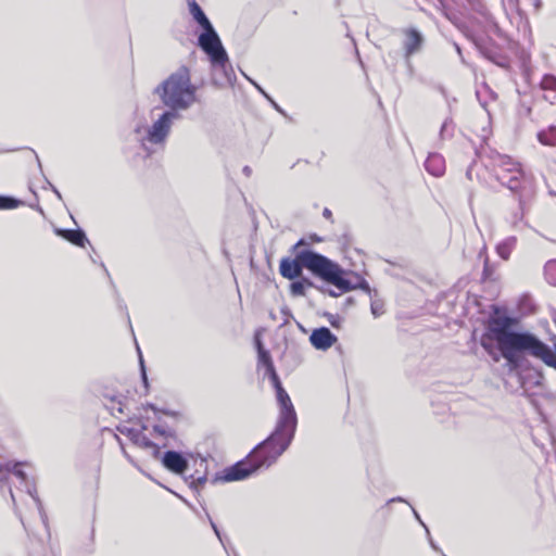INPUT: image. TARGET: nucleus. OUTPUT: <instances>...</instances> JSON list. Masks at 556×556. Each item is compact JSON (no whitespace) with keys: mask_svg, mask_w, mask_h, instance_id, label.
Instances as JSON below:
<instances>
[{"mask_svg":"<svg viewBox=\"0 0 556 556\" xmlns=\"http://www.w3.org/2000/svg\"><path fill=\"white\" fill-rule=\"evenodd\" d=\"M275 391L279 406L278 419L274 431L267 439L261 442V446L274 443L279 446L278 452H285L294 438L298 418L291 399L283 387H279Z\"/></svg>","mask_w":556,"mask_h":556,"instance_id":"6","label":"nucleus"},{"mask_svg":"<svg viewBox=\"0 0 556 556\" xmlns=\"http://www.w3.org/2000/svg\"><path fill=\"white\" fill-rule=\"evenodd\" d=\"M312 240L313 241H316V242H319L320 241V238H318L316 235L312 236Z\"/></svg>","mask_w":556,"mask_h":556,"instance_id":"57","label":"nucleus"},{"mask_svg":"<svg viewBox=\"0 0 556 556\" xmlns=\"http://www.w3.org/2000/svg\"><path fill=\"white\" fill-rule=\"evenodd\" d=\"M205 463H206V460H205L204 458H201V460H200V465H203V464H205Z\"/></svg>","mask_w":556,"mask_h":556,"instance_id":"60","label":"nucleus"},{"mask_svg":"<svg viewBox=\"0 0 556 556\" xmlns=\"http://www.w3.org/2000/svg\"><path fill=\"white\" fill-rule=\"evenodd\" d=\"M440 3H443V0H438Z\"/></svg>","mask_w":556,"mask_h":556,"instance_id":"63","label":"nucleus"},{"mask_svg":"<svg viewBox=\"0 0 556 556\" xmlns=\"http://www.w3.org/2000/svg\"><path fill=\"white\" fill-rule=\"evenodd\" d=\"M51 188H52L53 192L56 194V197L59 199H62V195H61L60 191L54 186H51Z\"/></svg>","mask_w":556,"mask_h":556,"instance_id":"52","label":"nucleus"},{"mask_svg":"<svg viewBox=\"0 0 556 556\" xmlns=\"http://www.w3.org/2000/svg\"><path fill=\"white\" fill-rule=\"evenodd\" d=\"M257 343V349H258V359L260 362L266 367V368H269L270 365H274L273 364V361H271V357H270V354L268 351H266L261 341L257 340L256 341Z\"/></svg>","mask_w":556,"mask_h":556,"instance_id":"26","label":"nucleus"},{"mask_svg":"<svg viewBox=\"0 0 556 556\" xmlns=\"http://www.w3.org/2000/svg\"><path fill=\"white\" fill-rule=\"evenodd\" d=\"M472 167H473V164H471L467 170H466V177L469 179V180H472Z\"/></svg>","mask_w":556,"mask_h":556,"instance_id":"49","label":"nucleus"},{"mask_svg":"<svg viewBox=\"0 0 556 556\" xmlns=\"http://www.w3.org/2000/svg\"><path fill=\"white\" fill-rule=\"evenodd\" d=\"M352 304H354L353 298H348L346 299V305H352Z\"/></svg>","mask_w":556,"mask_h":556,"instance_id":"55","label":"nucleus"},{"mask_svg":"<svg viewBox=\"0 0 556 556\" xmlns=\"http://www.w3.org/2000/svg\"><path fill=\"white\" fill-rule=\"evenodd\" d=\"M139 351V359H140V366H141V376H142V380H143V383L146 387H148V377H147V374H146V368H144V364H143V358H142V355L140 353V350L138 349Z\"/></svg>","mask_w":556,"mask_h":556,"instance_id":"42","label":"nucleus"},{"mask_svg":"<svg viewBox=\"0 0 556 556\" xmlns=\"http://www.w3.org/2000/svg\"><path fill=\"white\" fill-rule=\"evenodd\" d=\"M544 276L549 285L556 286V260H549L545 264Z\"/></svg>","mask_w":556,"mask_h":556,"instance_id":"24","label":"nucleus"},{"mask_svg":"<svg viewBox=\"0 0 556 556\" xmlns=\"http://www.w3.org/2000/svg\"><path fill=\"white\" fill-rule=\"evenodd\" d=\"M317 290L324 294H328L329 296H332V298H338L342 292H336L333 289H330L328 287H326L325 285H320V287H317Z\"/></svg>","mask_w":556,"mask_h":556,"instance_id":"35","label":"nucleus"},{"mask_svg":"<svg viewBox=\"0 0 556 556\" xmlns=\"http://www.w3.org/2000/svg\"><path fill=\"white\" fill-rule=\"evenodd\" d=\"M188 8L194 21L203 28V31L198 37L199 47L218 39V34L198 2L195 0H188Z\"/></svg>","mask_w":556,"mask_h":556,"instance_id":"10","label":"nucleus"},{"mask_svg":"<svg viewBox=\"0 0 556 556\" xmlns=\"http://www.w3.org/2000/svg\"><path fill=\"white\" fill-rule=\"evenodd\" d=\"M454 125L451 119H446L440 130V137L442 139L451 138L453 136Z\"/></svg>","mask_w":556,"mask_h":556,"instance_id":"30","label":"nucleus"},{"mask_svg":"<svg viewBox=\"0 0 556 556\" xmlns=\"http://www.w3.org/2000/svg\"><path fill=\"white\" fill-rule=\"evenodd\" d=\"M326 316L333 328H340L342 318L339 315L327 313Z\"/></svg>","mask_w":556,"mask_h":556,"instance_id":"34","label":"nucleus"},{"mask_svg":"<svg viewBox=\"0 0 556 556\" xmlns=\"http://www.w3.org/2000/svg\"><path fill=\"white\" fill-rule=\"evenodd\" d=\"M502 356L513 368L523 365L527 355L540 358L544 364L556 369V343L555 353L540 339L530 332H513L497 345Z\"/></svg>","mask_w":556,"mask_h":556,"instance_id":"3","label":"nucleus"},{"mask_svg":"<svg viewBox=\"0 0 556 556\" xmlns=\"http://www.w3.org/2000/svg\"><path fill=\"white\" fill-rule=\"evenodd\" d=\"M243 174L247 176V177H250L251 174H252V168L250 166H244L243 169H242Z\"/></svg>","mask_w":556,"mask_h":556,"instance_id":"50","label":"nucleus"},{"mask_svg":"<svg viewBox=\"0 0 556 556\" xmlns=\"http://www.w3.org/2000/svg\"><path fill=\"white\" fill-rule=\"evenodd\" d=\"M542 380H543V376L540 372L534 374L533 377L530 374L528 376H523V375L520 376V382H521V388L523 389V393L526 395L530 396L528 384L533 383L534 386H540Z\"/></svg>","mask_w":556,"mask_h":556,"instance_id":"22","label":"nucleus"},{"mask_svg":"<svg viewBox=\"0 0 556 556\" xmlns=\"http://www.w3.org/2000/svg\"><path fill=\"white\" fill-rule=\"evenodd\" d=\"M277 444H269L261 446V443L249 454V456L236 463L235 465L225 468L220 473H217L213 482H230L247 479L254 473L258 468L265 466L269 467L282 455L283 452H278Z\"/></svg>","mask_w":556,"mask_h":556,"instance_id":"5","label":"nucleus"},{"mask_svg":"<svg viewBox=\"0 0 556 556\" xmlns=\"http://www.w3.org/2000/svg\"><path fill=\"white\" fill-rule=\"evenodd\" d=\"M104 399L109 401V404H105V407L111 412L113 416H115L116 413L123 414V396L122 395H111V394H104Z\"/></svg>","mask_w":556,"mask_h":556,"instance_id":"20","label":"nucleus"},{"mask_svg":"<svg viewBox=\"0 0 556 556\" xmlns=\"http://www.w3.org/2000/svg\"><path fill=\"white\" fill-rule=\"evenodd\" d=\"M479 49L485 59L493 62L497 66L506 70L510 67L509 56L494 43L489 42L485 45H480Z\"/></svg>","mask_w":556,"mask_h":556,"instance_id":"13","label":"nucleus"},{"mask_svg":"<svg viewBox=\"0 0 556 556\" xmlns=\"http://www.w3.org/2000/svg\"><path fill=\"white\" fill-rule=\"evenodd\" d=\"M298 279L300 280V282L303 283V287H304L305 290H306V288H315V289H317V287H320V285H316L314 281H312L311 279L304 277L303 275H302V277H299Z\"/></svg>","mask_w":556,"mask_h":556,"instance_id":"36","label":"nucleus"},{"mask_svg":"<svg viewBox=\"0 0 556 556\" xmlns=\"http://www.w3.org/2000/svg\"><path fill=\"white\" fill-rule=\"evenodd\" d=\"M494 340V338L492 337V334L489 332L488 334H484L482 336L481 338V345L491 354L493 355V344H492V341Z\"/></svg>","mask_w":556,"mask_h":556,"instance_id":"32","label":"nucleus"},{"mask_svg":"<svg viewBox=\"0 0 556 556\" xmlns=\"http://www.w3.org/2000/svg\"><path fill=\"white\" fill-rule=\"evenodd\" d=\"M309 243L305 239H300L292 248L294 257H283L279 264L280 275L289 280L302 277L303 268L309 270L315 277L327 283H340L337 274L339 273L336 262L327 256L319 254L311 249H306Z\"/></svg>","mask_w":556,"mask_h":556,"instance_id":"1","label":"nucleus"},{"mask_svg":"<svg viewBox=\"0 0 556 556\" xmlns=\"http://www.w3.org/2000/svg\"><path fill=\"white\" fill-rule=\"evenodd\" d=\"M281 314L283 316L282 326L289 324L290 319L293 317L291 309L288 306H283L281 308Z\"/></svg>","mask_w":556,"mask_h":556,"instance_id":"37","label":"nucleus"},{"mask_svg":"<svg viewBox=\"0 0 556 556\" xmlns=\"http://www.w3.org/2000/svg\"><path fill=\"white\" fill-rule=\"evenodd\" d=\"M494 268L490 265L488 257L484 260V266L482 271L483 280H493Z\"/></svg>","mask_w":556,"mask_h":556,"instance_id":"33","label":"nucleus"},{"mask_svg":"<svg viewBox=\"0 0 556 556\" xmlns=\"http://www.w3.org/2000/svg\"><path fill=\"white\" fill-rule=\"evenodd\" d=\"M206 517H207V519H208V521L211 523V527L214 530L216 536L219 539L222 544L225 546L224 539L222 536V533H220L219 529L217 528V526L215 525V522L212 520V518L210 517V515L207 513H206Z\"/></svg>","mask_w":556,"mask_h":556,"instance_id":"41","label":"nucleus"},{"mask_svg":"<svg viewBox=\"0 0 556 556\" xmlns=\"http://www.w3.org/2000/svg\"><path fill=\"white\" fill-rule=\"evenodd\" d=\"M206 517H207V519H208V521L211 523V527L214 530L216 536L219 539L222 544L225 546L224 539L222 536V533H220L219 529L217 528V526L215 525V522L212 520V518L210 517V515L207 513H206Z\"/></svg>","mask_w":556,"mask_h":556,"instance_id":"40","label":"nucleus"},{"mask_svg":"<svg viewBox=\"0 0 556 556\" xmlns=\"http://www.w3.org/2000/svg\"><path fill=\"white\" fill-rule=\"evenodd\" d=\"M323 216L327 219H330L332 217V213L329 208L325 207L323 211Z\"/></svg>","mask_w":556,"mask_h":556,"instance_id":"48","label":"nucleus"},{"mask_svg":"<svg viewBox=\"0 0 556 556\" xmlns=\"http://www.w3.org/2000/svg\"><path fill=\"white\" fill-rule=\"evenodd\" d=\"M20 205H23V201L13 197L0 195V210L16 208Z\"/></svg>","mask_w":556,"mask_h":556,"instance_id":"25","label":"nucleus"},{"mask_svg":"<svg viewBox=\"0 0 556 556\" xmlns=\"http://www.w3.org/2000/svg\"><path fill=\"white\" fill-rule=\"evenodd\" d=\"M516 245V238L508 237L504 241L497 244L496 251L503 260H508L513 249Z\"/></svg>","mask_w":556,"mask_h":556,"instance_id":"21","label":"nucleus"},{"mask_svg":"<svg viewBox=\"0 0 556 556\" xmlns=\"http://www.w3.org/2000/svg\"><path fill=\"white\" fill-rule=\"evenodd\" d=\"M123 453H124V455H125L127 458H129V454H128L124 448H123Z\"/></svg>","mask_w":556,"mask_h":556,"instance_id":"59","label":"nucleus"},{"mask_svg":"<svg viewBox=\"0 0 556 556\" xmlns=\"http://www.w3.org/2000/svg\"><path fill=\"white\" fill-rule=\"evenodd\" d=\"M425 168L429 174L435 177H440L445 172V161L442 155L438 153H431L425 162Z\"/></svg>","mask_w":556,"mask_h":556,"instance_id":"17","label":"nucleus"},{"mask_svg":"<svg viewBox=\"0 0 556 556\" xmlns=\"http://www.w3.org/2000/svg\"><path fill=\"white\" fill-rule=\"evenodd\" d=\"M162 464L166 469L175 473H184L188 468L187 458L176 451H167L162 457Z\"/></svg>","mask_w":556,"mask_h":556,"instance_id":"16","label":"nucleus"},{"mask_svg":"<svg viewBox=\"0 0 556 556\" xmlns=\"http://www.w3.org/2000/svg\"><path fill=\"white\" fill-rule=\"evenodd\" d=\"M56 233L78 247H85V244L88 242V239L81 229H58Z\"/></svg>","mask_w":556,"mask_h":556,"instance_id":"19","label":"nucleus"},{"mask_svg":"<svg viewBox=\"0 0 556 556\" xmlns=\"http://www.w3.org/2000/svg\"><path fill=\"white\" fill-rule=\"evenodd\" d=\"M119 432L124 435H126L135 445L139 447H148L152 446L153 442L142 433L141 430H137L134 428H118Z\"/></svg>","mask_w":556,"mask_h":556,"instance_id":"18","label":"nucleus"},{"mask_svg":"<svg viewBox=\"0 0 556 556\" xmlns=\"http://www.w3.org/2000/svg\"><path fill=\"white\" fill-rule=\"evenodd\" d=\"M403 34L405 37L403 41L405 58L409 59L413 54L420 51L425 39L416 28H406L403 30Z\"/></svg>","mask_w":556,"mask_h":556,"instance_id":"14","label":"nucleus"},{"mask_svg":"<svg viewBox=\"0 0 556 556\" xmlns=\"http://www.w3.org/2000/svg\"><path fill=\"white\" fill-rule=\"evenodd\" d=\"M455 47H456L457 52L460 54V48L457 45Z\"/></svg>","mask_w":556,"mask_h":556,"instance_id":"61","label":"nucleus"},{"mask_svg":"<svg viewBox=\"0 0 556 556\" xmlns=\"http://www.w3.org/2000/svg\"><path fill=\"white\" fill-rule=\"evenodd\" d=\"M198 87L191 83L190 71L187 66H180L172 73L155 89L162 103L168 111H187L197 102Z\"/></svg>","mask_w":556,"mask_h":556,"instance_id":"4","label":"nucleus"},{"mask_svg":"<svg viewBox=\"0 0 556 556\" xmlns=\"http://www.w3.org/2000/svg\"><path fill=\"white\" fill-rule=\"evenodd\" d=\"M543 90L556 91V76L552 74H545L540 83Z\"/></svg>","mask_w":556,"mask_h":556,"instance_id":"27","label":"nucleus"},{"mask_svg":"<svg viewBox=\"0 0 556 556\" xmlns=\"http://www.w3.org/2000/svg\"><path fill=\"white\" fill-rule=\"evenodd\" d=\"M29 466L26 462H14V460H3L0 459V490L8 488L9 493L13 503H15V497L11 486L9 485V476L12 475L16 479L20 480L21 485H23L26 492L35 500L38 505L41 518L46 523V515L42 511V505L37 496V486L34 479H30L28 473L24 470V467Z\"/></svg>","mask_w":556,"mask_h":556,"instance_id":"8","label":"nucleus"},{"mask_svg":"<svg viewBox=\"0 0 556 556\" xmlns=\"http://www.w3.org/2000/svg\"><path fill=\"white\" fill-rule=\"evenodd\" d=\"M384 304L381 300L371 296L370 309L375 317H378L384 313Z\"/></svg>","mask_w":556,"mask_h":556,"instance_id":"29","label":"nucleus"},{"mask_svg":"<svg viewBox=\"0 0 556 556\" xmlns=\"http://www.w3.org/2000/svg\"><path fill=\"white\" fill-rule=\"evenodd\" d=\"M148 407L153 412H159V408L154 404H148Z\"/></svg>","mask_w":556,"mask_h":556,"instance_id":"54","label":"nucleus"},{"mask_svg":"<svg viewBox=\"0 0 556 556\" xmlns=\"http://www.w3.org/2000/svg\"><path fill=\"white\" fill-rule=\"evenodd\" d=\"M208 56L213 85L223 88L232 86L236 80L233 68L220 38L200 47Z\"/></svg>","mask_w":556,"mask_h":556,"instance_id":"7","label":"nucleus"},{"mask_svg":"<svg viewBox=\"0 0 556 556\" xmlns=\"http://www.w3.org/2000/svg\"><path fill=\"white\" fill-rule=\"evenodd\" d=\"M135 131H136L137 134H139V132H140V127H137V128L135 129Z\"/></svg>","mask_w":556,"mask_h":556,"instance_id":"62","label":"nucleus"},{"mask_svg":"<svg viewBox=\"0 0 556 556\" xmlns=\"http://www.w3.org/2000/svg\"><path fill=\"white\" fill-rule=\"evenodd\" d=\"M180 118V114L175 111H165L151 127L147 130V136L142 141L148 140L151 143H164L173 124V121Z\"/></svg>","mask_w":556,"mask_h":556,"instance_id":"9","label":"nucleus"},{"mask_svg":"<svg viewBox=\"0 0 556 556\" xmlns=\"http://www.w3.org/2000/svg\"><path fill=\"white\" fill-rule=\"evenodd\" d=\"M337 340V337L327 327L314 329L309 337L312 345L321 351L330 349Z\"/></svg>","mask_w":556,"mask_h":556,"instance_id":"15","label":"nucleus"},{"mask_svg":"<svg viewBox=\"0 0 556 556\" xmlns=\"http://www.w3.org/2000/svg\"><path fill=\"white\" fill-rule=\"evenodd\" d=\"M267 100L271 103L276 111L281 113L282 115H286L285 111L270 97Z\"/></svg>","mask_w":556,"mask_h":556,"instance_id":"47","label":"nucleus"},{"mask_svg":"<svg viewBox=\"0 0 556 556\" xmlns=\"http://www.w3.org/2000/svg\"><path fill=\"white\" fill-rule=\"evenodd\" d=\"M518 320L514 317L506 315H496L490 318L488 330L496 341L497 345L501 344L514 330L511 327L517 325Z\"/></svg>","mask_w":556,"mask_h":556,"instance_id":"12","label":"nucleus"},{"mask_svg":"<svg viewBox=\"0 0 556 556\" xmlns=\"http://www.w3.org/2000/svg\"><path fill=\"white\" fill-rule=\"evenodd\" d=\"M393 502H405V500L399 496V497L391 498L389 501V503H393Z\"/></svg>","mask_w":556,"mask_h":556,"instance_id":"53","label":"nucleus"},{"mask_svg":"<svg viewBox=\"0 0 556 556\" xmlns=\"http://www.w3.org/2000/svg\"><path fill=\"white\" fill-rule=\"evenodd\" d=\"M244 77L247 79H249V81H251V84H253L255 86V88L266 98V99H269V96L264 91V89L257 85L254 80H252L250 77H248L244 73H243Z\"/></svg>","mask_w":556,"mask_h":556,"instance_id":"43","label":"nucleus"},{"mask_svg":"<svg viewBox=\"0 0 556 556\" xmlns=\"http://www.w3.org/2000/svg\"><path fill=\"white\" fill-rule=\"evenodd\" d=\"M290 292L293 296H304L306 294L303 283L300 282V280L291 282Z\"/></svg>","mask_w":556,"mask_h":556,"instance_id":"31","label":"nucleus"},{"mask_svg":"<svg viewBox=\"0 0 556 556\" xmlns=\"http://www.w3.org/2000/svg\"><path fill=\"white\" fill-rule=\"evenodd\" d=\"M165 415H169V416H174L175 413L174 412H169V410H162Z\"/></svg>","mask_w":556,"mask_h":556,"instance_id":"56","label":"nucleus"},{"mask_svg":"<svg viewBox=\"0 0 556 556\" xmlns=\"http://www.w3.org/2000/svg\"><path fill=\"white\" fill-rule=\"evenodd\" d=\"M147 448H151L152 450V456L155 459L160 458V447L155 443H153L152 446H148Z\"/></svg>","mask_w":556,"mask_h":556,"instance_id":"45","label":"nucleus"},{"mask_svg":"<svg viewBox=\"0 0 556 556\" xmlns=\"http://www.w3.org/2000/svg\"><path fill=\"white\" fill-rule=\"evenodd\" d=\"M153 430L154 432H156L157 434L160 435H163V437H173L174 433L169 430H166L163 426H160V425H155L153 427Z\"/></svg>","mask_w":556,"mask_h":556,"instance_id":"38","label":"nucleus"},{"mask_svg":"<svg viewBox=\"0 0 556 556\" xmlns=\"http://www.w3.org/2000/svg\"><path fill=\"white\" fill-rule=\"evenodd\" d=\"M336 266L339 269V273L337 274L340 283H331L337 289H339L341 292H349L355 289H361L368 294L371 293V288L369 283L362 278L358 274L346 270L343 267H341L338 263H336Z\"/></svg>","mask_w":556,"mask_h":556,"instance_id":"11","label":"nucleus"},{"mask_svg":"<svg viewBox=\"0 0 556 556\" xmlns=\"http://www.w3.org/2000/svg\"><path fill=\"white\" fill-rule=\"evenodd\" d=\"M191 478H192L191 485L193 488L202 486L206 482V475L205 473L203 476H199L197 478L191 476Z\"/></svg>","mask_w":556,"mask_h":556,"instance_id":"39","label":"nucleus"},{"mask_svg":"<svg viewBox=\"0 0 556 556\" xmlns=\"http://www.w3.org/2000/svg\"><path fill=\"white\" fill-rule=\"evenodd\" d=\"M123 453H124V455H125L127 458H129V454H128L124 448H123Z\"/></svg>","mask_w":556,"mask_h":556,"instance_id":"58","label":"nucleus"},{"mask_svg":"<svg viewBox=\"0 0 556 556\" xmlns=\"http://www.w3.org/2000/svg\"><path fill=\"white\" fill-rule=\"evenodd\" d=\"M542 7V2L541 0H534V8L536 11H539Z\"/></svg>","mask_w":556,"mask_h":556,"instance_id":"51","label":"nucleus"},{"mask_svg":"<svg viewBox=\"0 0 556 556\" xmlns=\"http://www.w3.org/2000/svg\"><path fill=\"white\" fill-rule=\"evenodd\" d=\"M412 510H413V514H414L415 518H416V519L419 521V523L425 528V530H426L427 534H429V529H428V527L422 522V520H421V518H420L419 514L417 513V510H416L415 508H413V507H412Z\"/></svg>","mask_w":556,"mask_h":556,"instance_id":"46","label":"nucleus"},{"mask_svg":"<svg viewBox=\"0 0 556 556\" xmlns=\"http://www.w3.org/2000/svg\"><path fill=\"white\" fill-rule=\"evenodd\" d=\"M265 375L268 376L275 390H277L279 387H282L274 365H270L269 368H266Z\"/></svg>","mask_w":556,"mask_h":556,"instance_id":"28","label":"nucleus"},{"mask_svg":"<svg viewBox=\"0 0 556 556\" xmlns=\"http://www.w3.org/2000/svg\"><path fill=\"white\" fill-rule=\"evenodd\" d=\"M428 536V540H429V544L431 545V547L435 551V552H439L440 554H442V556H446L445 554H443V552L440 549V547L434 543V541L432 540L430 533L427 534Z\"/></svg>","mask_w":556,"mask_h":556,"instance_id":"44","label":"nucleus"},{"mask_svg":"<svg viewBox=\"0 0 556 556\" xmlns=\"http://www.w3.org/2000/svg\"><path fill=\"white\" fill-rule=\"evenodd\" d=\"M539 141L546 146H553L556 142V127L552 126L538 134Z\"/></svg>","mask_w":556,"mask_h":556,"instance_id":"23","label":"nucleus"},{"mask_svg":"<svg viewBox=\"0 0 556 556\" xmlns=\"http://www.w3.org/2000/svg\"><path fill=\"white\" fill-rule=\"evenodd\" d=\"M484 166L490 169L496 180L508 188L516 197L519 208L523 213L534 195L531 187L523 185L525 174L518 162L506 154L490 150L480 153Z\"/></svg>","mask_w":556,"mask_h":556,"instance_id":"2","label":"nucleus"}]
</instances>
